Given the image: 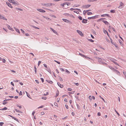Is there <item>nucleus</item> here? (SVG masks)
I'll return each instance as SVG.
<instances>
[{
	"mask_svg": "<svg viewBox=\"0 0 126 126\" xmlns=\"http://www.w3.org/2000/svg\"><path fill=\"white\" fill-rule=\"evenodd\" d=\"M54 61H55V62H56L57 63H58V64H60V62H58L57 61H56L55 60H54Z\"/></svg>",
	"mask_w": 126,
	"mask_h": 126,
	"instance_id": "obj_60",
	"label": "nucleus"
},
{
	"mask_svg": "<svg viewBox=\"0 0 126 126\" xmlns=\"http://www.w3.org/2000/svg\"><path fill=\"white\" fill-rule=\"evenodd\" d=\"M15 29V30L16 31V32L19 33H20V32L19 31V30H18V29H16L15 28H14Z\"/></svg>",
	"mask_w": 126,
	"mask_h": 126,
	"instance_id": "obj_28",
	"label": "nucleus"
},
{
	"mask_svg": "<svg viewBox=\"0 0 126 126\" xmlns=\"http://www.w3.org/2000/svg\"><path fill=\"white\" fill-rule=\"evenodd\" d=\"M37 10L40 12L42 13H45V11L42 9H37Z\"/></svg>",
	"mask_w": 126,
	"mask_h": 126,
	"instance_id": "obj_6",
	"label": "nucleus"
},
{
	"mask_svg": "<svg viewBox=\"0 0 126 126\" xmlns=\"http://www.w3.org/2000/svg\"><path fill=\"white\" fill-rule=\"evenodd\" d=\"M119 41L121 44H122V42L120 39L119 40Z\"/></svg>",
	"mask_w": 126,
	"mask_h": 126,
	"instance_id": "obj_52",
	"label": "nucleus"
},
{
	"mask_svg": "<svg viewBox=\"0 0 126 126\" xmlns=\"http://www.w3.org/2000/svg\"><path fill=\"white\" fill-rule=\"evenodd\" d=\"M52 5H54V4L52 3H48L46 4V7H50Z\"/></svg>",
	"mask_w": 126,
	"mask_h": 126,
	"instance_id": "obj_7",
	"label": "nucleus"
},
{
	"mask_svg": "<svg viewBox=\"0 0 126 126\" xmlns=\"http://www.w3.org/2000/svg\"><path fill=\"white\" fill-rule=\"evenodd\" d=\"M79 54L82 57H84L85 56V55H83L80 53H79Z\"/></svg>",
	"mask_w": 126,
	"mask_h": 126,
	"instance_id": "obj_62",
	"label": "nucleus"
},
{
	"mask_svg": "<svg viewBox=\"0 0 126 126\" xmlns=\"http://www.w3.org/2000/svg\"><path fill=\"white\" fill-rule=\"evenodd\" d=\"M44 66L46 68H47V65L45 64H44Z\"/></svg>",
	"mask_w": 126,
	"mask_h": 126,
	"instance_id": "obj_56",
	"label": "nucleus"
},
{
	"mask_svg": "<svg viewBox=\"0 0 126 126\" xmlns=\"http://www.w3.org/2000/svg\"><path fill=\"white\" fill-rule=\"evenodd\" d=\"M46 81L47 82H48V83H50V84H52L53 83L52 81H51V80H46Z\"/></svg>",
	"mask_w": 126,
	"mask_h": 126,
	"instance_id": "obj_23",
	"label": "nucleus"
},
{
	"mask_svg": "<svg viewBox=\"0 0 126 126\" xmlns=\"http://www.w3.org/2000/svg\"><path fill=\"white\" fill-rule=\"evenodd\" d=\"M98 16L97 15L95 16H92L90 17H88V19H94L96 18H97Z\"/></svg>",
	"mask_w": 126,
	"mask_h": 126,
	"instance_id": "obj_1",
	"label": "nucleus"
},
{
	"mask_svg": "<svg viewBox=\"0 0 126 126\" xmlns=\"http://www.w3.org/2000/svg\"><path fill=\"white\" fill-rule=\"evenodd\" d=\"M66 4V3H64L63 4H61V5L63 7H64V5Z\"/></svg>",
	"mask_w": 126,
	"mask_h": 126,
	"instance_id": "obj_30",
	"label": "nucleus"
},
{
	"mask_svg": "<svg viewBox=\"0 0 126 126\" xmlns=\"http://www.w3.org/2000/svg\"><path fill=\"white\" fill-rule=\"evenodd\" d=\"M91 6V5L87 4L83 5L82 6V7L83 8H87Z\"/></svg>",
	"mask_w": 126,
	"mask_h": 126,
	"instance_id": "obj_3",
	"label": "nucleus"
},
{
	"mask_svg": "<svg viewBox=\"0 0 126 126\" xmlns=\"http://www.w3.org/2000/svg\"><path fill=\"white\" fill-rule=\"evenodd\" d=\"M4 124V123L2 122H1L0 123V126H2L3 124Z\"/></svg>",
	"mask_w": 126,
	"mask_h": 126,
	"instance_id": "obj_48",
	"label": "nucleus"
},
{
	"mask_svg": "<svg viewBox=\"0 0 126 126\" xmlns=\"http://www.w3.org/2000/svg\"><path fill=\"white\" fill-rule=\"evenodd\" d=\"M108 66L112 70L113 72H114V71L115 70V69L112 67L111 66Z\"/></svg>",
	"mask_w": 126,
	"mask_h": 126,
	"instance_id": "obj_10",
	"label": "nucleus"
},
{
	"mask_svg": "<svg viewBox=\"0 0 126 126\" xmlns=\"http://www.w3.org/2000/svg\"><path fill=\"white\" fill-rule=\"evenodd\" d=\"M60 69L62 71H64V69L62 68H60Z\"/></svg>",
	"mask_w": 126,
	"mask_h": 126,
	"instance_id": "obj_53",
	"label": "nucleus"
},
{
	"mask_svg": "<svg viewBox=\"0 0 126 126\" xmlns=\"http://www.w3.org/2000/svg\"><path fill=\"white\" fill-rule=\"evenodd\" d=\"M59 94V92L58 91V93H56V95L55 96V97H56Z\"/></svg>",
	"mask_w": 126,
	"mask_h": 126,
	"instance_id": "obj_50",
	"label": "nucleus"
},
{
	"mask_svg": "<svg viewBox=\"0 0 126 126\" xmlns=\"http://www.w3.org/2000/svg\"><path fill=\"white\" fill-rule=\"evenodd\" d=\"M10 2H12L13 3V2H14V0H8Z\"/></svg>",
	"mask_w": 126,
	"mask_h": 126,
	"instance_id": "obj_43",
	"label": "nucleus"
},
{
	"mask_svg": "<svg viewBox=\"0 0 126 126\" xmlns=\"http://www.w3.org/2000/svg\"><path fill=\"white\" fill-rule=\"evenodd\" d=\"M7 107H5L4 108L1 109H0V110H6L7 109Z\"/></svg>",
	"mask_w": 126,
	"mask_h": 126,
	"instance_id": "obj_27",
	"label": "nucleus"
},
{
	"mask_svg": "<svg viewBox=\"0 0 126 126\" xmlns=\"http://www.w3.org/2000/svg\"><path fill=\"white\" fill-rule=\"evenodd\" d=\"M20 30H21V31L22 32V33L23 34H24L25 32L22 29H20Z\"/></svg>",
	"mask_w": 126,
	"mask_h": 126,
	"instance_id": "obj_57",
	"label": "nucleus"
},
{
	"mask_svg": "<svg viewBox=\"0 0 126 126\" xmlns=\"http://www.w3.org/2000/svg\"><path fill=\"white\" fill-rule=\"evenodd\" d=\"M114 72L117 73L118 75H120V72L116 69H115V70L114 71Z\"/></svg>",
	"mask_w": 126,
	"mask_h": 126,
	"instance_id": "obj_15",
	"label": "nucleus"
},
{
	"mask_svg": "<svg viewBox=\"0 0 126 126\" xmlns=\"http://www.w3.org/2000/svg\"><path fill=\"white\" fill-rule=\"evenodd\" d=\"M48 92H47L46 93V94H44L43 95L45 96H46L47 95H48Z\"/></svg>",
	"mask_w": 126,
	"mask_h": 126,
	"instance_id": "obj_54",
	"label": "nucleus"
},
{
	"mask_svg": "<svg viewBox=\"0 0 126 126\" xmlns=\"http://www.w3.org/2000/svg\"><path fill=\"white\" fill-rule=\"evenodd\" d=\"M26 93L27 94V96L28 97H29V98H30V97H29L30 95L26 91Z\"/></svg>",
	"mask_w": 126,
	"mask_h": 126,
	"instance_id": "obj_44",
	"label": "nucleus"
},
{
	"mask_svg": "<svg viewBox=\"0 0 126 126\" xmlns=\"http://www.w3.org/2000/svg\"><path fill=\"white\" fill-rule=\"evenodd\" d=\"M99 97H100L101 98L103 101L104 102H105V100L102 97H101V96L100 95H99Z\"/></svg>",
	"mask_w": 126,
	"mask_h": 126,
	"instance_id": "obj_39",
	"label": "nucleus"
},
{
	"mask_svg": "<svg viewBox=\"0 0 126 126\" xmlns=\"http://www.w3.org/2000/svg\"><path fill=\"white\" fill-rule=\"evenodd\" d=\"M58 85L59 86V87L61 88H63V85H61L59 82L57 83Z\"/></svg>",
	"mask_w": 126,
	"mask_h": 126,
	"instance_id": "obj_14",
	"label": "nucleus"
},
{
	"mask_svg": "<svg viewBox=\"0 0 126 126\" xmlns=\"http://www.w3.org/2000/svg\"><path fill=\"white\" fill-rule=\"evenodd\" d=\"M2 61H3V63H5V62L6 61H5V59H2Z\"/></svg>",
	"mask_w": 126,
	"mask_h": 126,
	"instance_id": "obj_61",
	"label": "nucleus"
},
{
	"mask_svg": "<svg viewBox=\"0 0 126 126\" xmlns=\"http://www.w3.org/2000/svg\"><path fill=\"white\" fill-rule=\"evenodd\" d=\"M77 32L81 36H83V33L82 32L78 30H77Z\"/></svg>",
	"mask_w": 126,
	"mask_h": 126,
	"instance_id": "obj_2",
	"label": "nucleus"
},
{
	"mask_svg": "<svg viewBox=\"0 0 126 126\" xmlns=\"http://www.w3.org/2000/svg\"><path fill=\"white\" fill-rule=\"evenodd\" d=\"M103 22L105 23L106 25H109L110 24L109 22H108L107 21H104Z\"/></svg>",
	"mask_w": 126,
	"mask_h": 126,
	"instance_id": "obj_20",
	"label": "nucleus"
},
{
	"mask_svg": "<svg viewBox=\"0 0 126 126\" xmlns=\"http://www.w3.org/2000/svg\"><path fill=\"white\" fill-rule=\"evenodd\" d=\"M89 100H90V101H91L92 100V98L91 95H90L89 96Z\"/></svg>",
	"mask_w": 126,
	"mask_h": 126,
	"instance_id": "obj_37",
	"label": "nucleus"
},
{
	"mask_svg": "<svg viewBox=\"0 0 126 126\" xmlns=\"http://www.w3.org/2000/svg\"><path fill=\"white\" fill-rule=\"evenodd\" d=\"M101 16L102 17H104V16H107L109 17H110V16L108 14H105L101 15Z\"/></svg>",
	"mask_w": 126,
	"mask_h": 126,
	"instance_id": "obj_5",
	"label": "nucleus"
},
{
	"mask_svg": "<svg viewBox=\"0 0 126 126\" xmlns=\"http://www.w3.org/2000/svg\"><path fill=\"white\" fill-rule=\"evenodd\" d=\"M7 27L8 28V29H9L10 30L12 31H14L13 29L12 28H11L10 26H9V25H7Z\"/></svg>",
	"mask_w": 126,
	"mask_h": 126,
	"instance_id": "obj_11",
	"label": "nucleus"
},
{
	"mask_svg": "<svg viewBox=\"0 0 126 126\" xmlns=\"http://www.w3.org/2000/svg\"><path fill=\"white\" fill-rule=\"evenodd\" d=\"M102 59L100 58L98 60V62L100 63H101V62H103L102 61Z\"/></svg>",
	"mask_w": 126,
	"mask_h": 126,
	"instance_id": "obj_25",
	"label": "nucleus"
},
{
	"mask_svg": "<svg viewBox=\"0 0 126 126\" xmlns=\"http://www.w3.org/2000/svg\"><path fill=\"white\" fill-rule=\"evenodd\" d=\"M114 110L116 112V113L118 114V116H119L120 114H119V113L117 112V111L115 110V109H114Z\"/></svg>",
	"mask_w": 126,
	"mask_h": 126,
	"instance_id": "obj_47",
	"label": "nucleus"
},
{
	"mask_svg": "<svg viewBox=\"0 0 126 126\" xmlns=\"http://www.w3.org/2000/svg\"><path fill=\"white\" fill-rule=\"evenodd\" d=\"M97 0H88V2H93L97 1Z\"/></svg>",
	"mask_w": 126,
	"mask_h": 126,
	"instance_id": "obj_21",
	"label": "nucleus"
},
{
	"mask_svg": "<svg viewBox=\"0 0 126 126\" xmlns=\"http://www.w3.org/2000/svg\"><path fill=\"white\" fill-rule=\"evenodd\" d=\"M66 4H67V6H69L70 5L71 3H70L69 2H66Z\"/></svg>",
	"mask_w": 126,
	"mask_h": 126,
	"instance_id": "obj_49",
	"label": "nucleus"
},
{
	"mask_svg": "<svg viewBox=\"0 0 126 126\" xmlns=\"http://www.w3.org/2000/svg\"><path fill=\"white\" fill-rule=\"evenodd\" d=\"M43 17L46 18V19H50L49 18H48L47 17H46L45 16H43Z\"/></svg>",
	"mask_w": 126,
	"mask_h": 126,
	"instance_id": "obj_55",
	"label": "nucleus"
},
{
	"mask_svg": "<svg viewBox=\"0 0 126 126\" xmlns=\"http://www.w3.org/2000/svg\"><path fill=\"white\" fill-rule=\"evenodd\" d=\"M65 16H72V17H73L74 18V16H73L72 15V16H71L70 14H68V13H65Z\"/></svg>",
	"mask_w": 126,
	"mask_h": 126,
	"instance_id": "obj_19",
	"label": "nucleus"
},
{
	"mask_svg": "<svg viewBox=\"0 0 126 126\" xmlns=\"http://www.w3.org/2000/svg\"><path fill=\"white\" fill-rule=\"evenodd\" d=\"M103 32L104 33H105V34H106L107 33L108 36H109L108 33L107 31H106V30H103Z\"/></svg>",
	"mask_w": 126,
	"mask_h": 126,
	"instance_id": "obj_26",
	"label": "nucleus"
},
{
	"mask_svg": "<svg viewBox=\"0 0 126 126\" xmlns=\"http://www.w3.org/2000/svg\"><path fill=\"white\" fill-rule=\"evenodd\" d=\"M32 26L35 29H39V28H38V27H36L35 26Z\"/></svg>",
	"mask_w": 126,
	"mask_h": 126,
	"instance_id": "obj_40",
	"label": "nucleus"
},
{
	"mask_svg": "<svg viewBox=\"0 0 126 126\" xmlns=\"http://www.w3.org/2000/svg\"><path fill=\"white\" fill-rule=\"evenodd\" d=\"M78 18H79V19L80 20H81L82 19V17L80 16H79Z\"/></svg>",
	"mask_w": 126,
	"mask_h": 126,
	"instance_id": "obj_38",
	"label": "nucleus"
},
{
	"mask_svg": "<svg viewBox=\"0 0 126 126\" xmlns=\"http://www.w3.org/2000/svg\"><path fill=\"white\" fill-rule=\"evenodd\" d=\"M59 79L61 81H63V79L61 78V77H59Z\"/></svg>",
	"mask_w": 126,
	"mask_h": 126,
	"instance_id": "obj_46",
	"label": "nucleus"
},
{
	"mask_svg": "<svg viewBox=\"0 0 126 126\" xmlns=\"http://www.w3.org/2000/svg\"><path fill=\"white\" fill-rule=\"evenodd\" d=\"M109 60L113 62H114V61H117V60L113 58H110Z\"/></svg>",
	"mask_w": 126,
	"mask_h": 126,
	"instance_id": "obj_8",
	"label": "nucleus"
},
{
	"mask_svg": "<svg viewBox=\"0 0 126 126\" xmlns=\"http://www.w3.org/2000/svg\"><path fill=\"white\" fill-rule=\"evenodd\" d=\"M13 3L14 5H19V3L17 1H14L13 2Z\"/></svg>",
	"mask_w": 126,
	"mask_h": 126,
	"instance_id": "obj_12",
	"label": "nucleus"
},
{
	"mask_svg": "<svg viewBox=\"0 0 126 126\" xmlns=\"http://www.w3.org/2000/svg\"><path fill=\"white\" fill-rule=\"evenodd\" d=\"M62 20L65 22L68 23L70 21L66 19H63Z\"/></svg>",
	"mask_w": 126,
	"mask_h": 126,
	"instance_id": "obj_13",
	"label": "nucleus"
},
{
	"mask_svg": "<svg viewBox=\"0 0 126 126\" xmlns=\"http://www.w3.org/2000/svg\"><path fill=\"white\" fill-rule=\"evenodd\" d=\"M0 18L4 20H7V19L4 17L2 16H0Z\"/></svg>",
	"mask_w": 126,
	"mask_h": 126,
	"instance_id": "obj_18",
	"label": "nucleus"
},
{
	"mask_svg": "<svg viewBox=\"0 0 126 126\" xmlns=\"http://www.w3.org/2000/svg\"><path fill=\"white\" fill-rule=\"evenodd\" d=\"M104 19H105V18H101L98 20V21H102L103 22L104 21H105L104 20Z\"/></svg>",
	"mask_w": 126,
	"mask_h": 126,
	"instance_id": "obj_17",
	"label": "nucleus"
},
{
	"mask_svg": "<svg viewBox=\"0 0 126 126\" xmlns=\"http://www.w3.org/2000/svg\"><path fill=\"white\" fill-rule=\"evenodd\" d=\"M123 5V4L121 2H120V6L118 7V8L119 9H121L122 8V6Z\"/></svg>",
	"mask_w": 126,
	"mask_h": 126,
	"instance_id": "obj_4",
	"label": "nucleus"
},
{
	"mask_svg": "<svg viewBox=\"0 0 126 126\" xmlns=\"http://www.w3.org/2000/svg\"><path fill=\"white\" fill-rule=\"evenodd\" d=\"M101 64H103V65H107V64L105 62H101Z\"/></svg>",
	"mask_w": 126,
	"mask_h": 126,
	"instance_id": "obj_31",
	"label": "nucleus"
},
{
	"mask_svg": "<svg viewBox=\"0 0 126 126\" xmlns=\"http://www.w3.org/2000/svg\"><path fill=\"white\" fill-rule=\"evenodd\" d=\"M68 90L69 91H71L72 90V89L71 88H68Z\"/></svg>",
	"mask_w": 126,
	"mask_h": 126,
	"instance_id": "obj_59",
	"label": "nucleus"
},
{
	"mask_svg": "<svg viewBox=\"0 0 126 126\" xmlns=\"http://www.w3.org/2000/svg\"><path fill=\"white\" fill-rule=\"evenodd\" d=\"M123 74L125 76V77H126V72H123Z\"/></svg>",
	"mask_w": 126,
	"mask_h": 126,
	"instance_id": "obj_64",
	"label": "nucleus"
},
{
	"mask_svg": "<svg viewBox=\"0 0 126 126\" xmlns=\"http://www.w3.org/2000/svg\"><path fill=\"white\" fill-rule=\"evenodd\" d=\"M42 98L43 99L46 100L47 99V97H42Z\"/></svg>",
	"mask_w": 126,
	"mask_h": 126,
	"instance_id": "obj_35",
	"label": "nucleus"
},
{
	"mask_svg": "<svg viewBox=\"0 0 126 126\" xmlns=\"http://www.w3.org/2000/svg\"><path fill=\"white\" fill-rule=\"evenodd\" d=\"M87 20L85 19H83L82 22L83 23H87Z\"/></svg>",
	"mask_w": 126,
	"mask_h": 126,
	"instance_id": "obj_9",
	"label": "nucleus"
},
{
	"mask_svg": "<svg viewBox=\"0 0 126 126\" xmlns=\"http://www.w3.org/2000/svg\"><path fill=\"white\" fill-rule=\"evenodd\" d=\"M88 12V11H87V10H84L83 11V14L85 15V13L87 12Z\"/></svg>",
	"mask_w": 126,
	"mask_h": 126,
	"instance_id": "obj_33",
	"label": "nucleus"
},
{
	"mask_svg": "<svg viewBox=\"0 0 126 126\" xmlns=\"http://www.w3.org/2000/svg\"><path fill=\"white\" fill-rule=\"evenodd\" d=\"M110 12L111 13H114L115 12V10H111L110 11Z\"/></svg>",
	"mask_w": 126,
	"mask_h": 126,
	"instance_id": "obj_32",
	"label": "nucleus"
},
{
	"mask_svg": "<svg viewBox=\"0 0 126 126\" xmlns=\"http://www.w3.org/2000/svg\"><path fill=\"white\" fill-rule=\"evenodd\" d=\"M88 40L89 41H90L91 42H94V41L93 40H92V39H88Z\"/></svg>",
	"mask_w": 126,
	"mask_h": 126,
	"instance_id": "obj_51",
	"label": "nucleus"
},
{
	"mask_svg": "<svg viewBox=\"0 0 126 126\" xmlns=\"http://www.w3.org/2000/svg\"><path fill=\"white\" fill-rule=\"evenodd\" d=\"M13 118L14 120L18 122L19 123V120L17 119L16 118H15L14 117H13Z\"/></svg>",
	"mask_w": 126,
	"mask_h": 126,
	"instance_id": "obj_29",
	"label": "nucleus"
},
{
	"mask_svg": "<svg viewBox=\"0 0 126 126\" xmlns=\"http://www.w3.org/2000/svg\"><path fill=\"white\" fill-rule=\"evenodd\" d=\"M34 71H35V74H36V72H37V69H36V67H35H35H34Z\"/></svg>",
	"mask_w": 126,
	"mask_h": 126,
	"instance_id": "obj_36",
	"label": "nucleus"
},
{
	"mask_svg": "<svg viewBox=\"0 0 126 126\" xmlns=\"http://www.w3.org/2000/svg\"><path fill=\"white\" fill-rule=\"evenodd\" d=\"M52 31L53 32H54V33H55L56 34H58V33L57 32H56V31L52 29V28H51Z\"/></svg>",
	"mask_w": 126,
	"mask_h": 126,
	"instance_id": "obj_22",
	"label": "nucleus"
},
{
	"mask_svg": "<svg viewBox=\"0 0 126 126\" xmlns=\"http://www.w3.org/2000/svg\"><path fill=\"white\" fill-rule=\"evenodd\" d=\"M22 95V92L21 91H20L19 93V95Z\"/></svg>",
	"mask_w": 126,
	"mask_h": 126,
	"instance_id": "obj_58",
	"label": "nucleus"
},
{
	"mask_svg": "<svg viewBox=\"0 0 126 126\" xmlns=\"http://www.w3.org/2000/svg\"><path fill=\"white\" fill-rule=\"evenodd\" d=\"M73 83L74 84L76 85L77 86H78L79 85V84L78 83H75V82H73Z\"/></svg>",
	"mask_w": 126,
	"mask_h": 126,
	"instance_id": "obj_42",
	"label": "nucleus"
},
{
	"mask_svg": "<svg viewBox=\"0 0 126 126\" xmlns=\"http://www.w3.org/2000/svg\"><path fill=\"white\" fill-rule=\"evenodd\" d=\"M92 14V13L91 12H88L87 13V15H90Z\"/></svg>",
	"mask_w": 126,
	"mask_h": 126,
	"instance_id": "obj_34",
	"label": "nucleus"
},
{
	"mask_svg": "<svg viewBox=\"0 0 126 126\" xmlns=\"http://www.w3.org/2000/svg\"><path fill=\"white\" fill-rule=\"evenodd\" d=\"M41 80L42 81V82H44V79L42 78H40Z\"/></svg>",
	"mask_w": 126,
	"mask_h": 126,
	"instance_id": "obj_63",
	"label": "nucleus"
},
{
	"mask_svg": "<svg viewBox=\"0 0 126 126\" xmlns=\"http://www.w3.org/2000/svg\"><path fill=\"white\" fill-rule=\"evenodd\" d=\"M41 61H39L38 63V65L39 66V65H40V64L41 63Z\"/></svg>",
	"mask_w": 126,
	"mask_h": 126,
	"instance_id": "obj_41",
	"label": "nucleus"
},
{
	"mask_svg": "<svg viewBox=\"0 0 126 126\" xmlns=\"http://www.w3.org/2000/svg\"><path fill=\"white\" fill-rule=\"evenodd\" d=\"M7 5L10 7L11 8H12V6H11V5L10 3H7Z\"/></svg>",
	"mask_w": 126,
	"mask_h": 126,
	"instance_id": "obj_24",
	"label": "nucleus"
},
{
	"mask_svg": "<svg viewBox=\"0 0 126 126\" xmlns=\"http://www.w3.org/2000/svg\"><path fill=\"white\" fill-rule=\"evenodd\" d=\"M66 72L68 74L70 73V72L68 71L67 69H65V70Z\"/></svg>",
	"mask_w": 126,
	"mask_h": 126,
	"instance_id": "obj_45",
	"label": "nucleus"
},
{
	"mask_svg": "<svg viewBox=\"0 0 126 126\" xmlns=\"http://www.w3.org/2000/svg\"><path fill=\"white\" fill-rule=\"evenodd\" d=\"M46 70L48 72L50 73H51V72L49 68H47L46 69Z\"/></svg>",
	"mask_w": 126,
	"mask_h": 126,
	"instance_id": "obj_16",
	"label": "nucleus"
}]
</instances>
